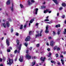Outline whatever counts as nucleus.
<instances>
[{"label":"nucleus","mask_w":66,"mask_h":66,"mask_svg":"<svg viewBox=\"0 0 66 66\" xmlns=\"http://www.w3.org/2000/svg\"><path fill=\"white\" fill-rule=\"evenodd\" d=\"M11 59H10L9 60V62L7 61V65H12V64H13V59H11Z\"/></svg>","instance_id":"nucleus-1"},{"label":"nucleus","mask_w":66,"mask_h":66,"mask_svg":"<svg viewBox=\"0 0 66 66\" xmlns=\"http://www.w3.org/2000/svg\"><path fill=\"white\" fill-rule=\"evenodd\" d=\"M43 30L42 29L41 31H40V34H38L37 35H36L35 38H37V37H39V36H42V33L43 32Z\"/></svg>","instance_id":"nucleus-2"},{"label":"nucleus","mask_w":66,"mask_h":66,"mask_svg":"<svg viewBox=\"0 0 66 66\" xmlns=\"http://www.w3.org/2000/svg\"><path fill=\"white\" fill-rule=\"evenodd\" d=\"M26 57L29 60H30L31 59V56L29 55L28 54H27L26 55Z\"/></svg>","instance_id":"nucleus-3"},{"label":"nucleus","mask_w":66,"mask_h":66,"mask_svg":"<svg viewBox=\"0 0 66 66\" xmlns=\"http://www.w3.org/2000/svg\"><path fill=\"white\" fill-rule=\"evenodd\" d=\"M30 39H31V38L30 36H28L26 38L25 40L26 42H28V41H30Z\"/></svg>","instance_id":"nucleus-4"},{"label":"nucleus","mask_w":66,"mask_h":66,"mask_svg":"<svg viewBox=\"0 0 66 66\" xmlns=\"http://www.w3.org/2000/svg\"><path fill=\"white\" fill-rule=\"evenodd\" d=\"M48 28H49V27L48 26H47L46 28L45 31V33H49V30H48Z\"/></svg>","instance_id":"nucleus-5"},{"label":"nucleus","mask_w":66,"mask_h":66,"mask_svg":"<svg viewBox=\"0 0 66 66\" xmlns=\"http://www.w3.org/2000/svg\"><path fill=\"white\" fill-rule=\"evenodd\" d=\"M19 61L21 62H22L23 61V57L20 56L19 59Z\"/></svg>","instance_id":"nucleus-6"},{"label":"nucleus","mask_w":66,"mask_h":66,"mask_svg":"<svg viewBox=\"0 0 66 66\" xmlns=\"http://www.w3.org/2000/svg\"><path fill=\"white\" fill-rule=\"evenodd\" d=\"M6 45H7V46H10V42H9V40L7 39H6Z\"/></svg>","instance_id":"nucleus-7"},{"label":"nucleus","mask_w":66,"mask_h":66,"mask_svg":"<svg viewBox=\"0 0 66 66\" xmlns=\"http://www.w3.org/2000/svg\"><path fill=\"white\" fill-rule=\"evenodd\" d=\"M46 59V57H44L43 59V57H41L40 59V60L41 61H43V62H44L45 61V60Z\"/></svg>","instance_id":"nucleus-8"},{"label":"nucleus","mask_w":66,"mask_h":66,"mask_svg":"<svg viewBox=\"0 0 66 66\" xmlns=\"http://www.w3.org/2000/svg\"><path fill=\"white\" fill-rule=\"evenodd\" d=\"M54 42L53 41H52L51 42L50 45L51 46H52V47H53V46H54Z\"/></svg>","instance_id":"nucleus-9"},{"label":"nucleus","mask_w":66,"mask_h":66,"mask_svg":"<svg viewBox=\"0 0 66 66\" xmlns=\"http://www.w3.org/2000/svg\"><path fill=\"white\" fill-rule=\"evenodd\" d=\"M35 14L36 15H37V12L38 11V8H37L36 9H35Z\"/></svg>","instance_id":"nucleus-10"},{"label":"nucleus","mask_w":66,"mask_h":66,"mask_svg":"<svg viewBox=\"0 0 66 66\" xmlns=\"http://www.w3.org/2000/svg\"><path fill=\"white\" fill-rule=\"evenodd\" d=\"M6 24L7 27H10V23H9V21L6 22Z\"/></svg>","instance_id":"nucleus-11"},{"label":"nucleus","mask_w":66,"mask_h":66,"mask_svg":"<svg viewBox=\"0 0 66 66\" xmlns=\"http://www.w3.org/2000/svg\"><path fill=\"white\" fill-rule=\"evenodd\" d=\"M49 11V10L46 9V10L44 11V13H47Z\"/></svg>","instance_id":"nucleus-12"},{"label":"nucleus","mask_w":66,"mask_h":66,"mask_svg":"<svg viewBox=\"0 0 66 66\" xmlns=\"http://www.w3.org/2000/svg\"><path fill=\"white\" fill-rule=\"evenodd\" d=\"M13 6L14 5H13V4H12V6L10 7V8H11V11H14V9H13Z\"/></svg>","instance_id":"nucleus-13"},{"label":"nucleus","mask_w":66,"mask_h":66,"mask_svg":"<svg viewBox=\"0 0 66 66\" xmlns=\"http://www.w3.org/2000/svg\"><path fill=\"white\" fill-rule=\"evenodd\" d=\"M53 1H54V3H55L56 4H57L58 3H57V0H52Z\"/></svg>","instance_id":"nucleus-14"},{"label":"nucleus","mask_w":66,"mask_h":66,"mask_svg":"<svg viewBox=\"0 0 66 66\" xmlns=\"http://www.w3.org/2000/svg\"><path fill=\"white\" fill-rule=\"evenodd\" d=\"M10 3L11 2H10V1H7L6 3V4L7 5H9V4H10Z\"/></svg>","instance_id":"nucleus-15"},{"label":"nucleus","mask_w":66,"mask_h":66,"mask_svg":"<svg viewBox=\"0 0 66 66\" xmlns=\"http://www.w3.org/2000/svg\"><path fill=\"white\" fill-rule=\"evenodd\" d=\"M16 43L17 45H19V40L18 39L16 40Z\"/></svg>","instance_id":"nucleus-16"},{"label":"nucleus","mask_w":66,"mask_h":66,"mask_svg":"<svg viewBox=\"0 0 66 66\" xmlns=\"http://www.w3.org/2000/svg\"><path fill=\"white\" fill-rule=\"evenodd\" d=\"M62 6H64V7L66 6V3H63L62 4Z\"/></svg>","instance_id":"nucleus-17"},{"label":"nucleus","mask_w":66,"mask_h":66,"mask_svg":"<svg viewBox=\"0 0 66 66\" xmlns=\"http://www.w3.org/2000/svg\"><path fill=\"white\" fill-rule=\"evenodd\" d=\"M55 27L56 28H59V27H61V25L60 24H59L58 25H56L55 26Z\"/></svg>","instance_id":"nucleus-18"},{"label":"nucleus","mask_w":66,"mask_h":66,"mask_svg":"<svg viewBox=\"0 0 66 66\" xmlns=\"http://www.w3.org/2000/svg\"><path fill=\"white\" fill-rule=\"evenodd\" d=\"M21 45H22L21 44H20L19 46V50H20L21 49Z\"/></svg>","instance_id":"nucleus-19"},{"label":"nucleus","mask_w":66,"mask_h":66,"mask_svg":"<svg viewBox=\"0 0 66 66\" xmlns=\"http://www.w3.org/2000/svg\"><path fill=\"white\" fill-rule=\"evenodd\" d=\"M61 63L62 64L64 65V60L61 59Z\"/></svg>","instance_id":"nucleus-20"},{"label":"nucleus","mask_w":66,"mask_h":66,"mask_svg":"<svg viewBox=\"0 0 66 66\" xmlns=\"http://www.w3.org/2000/svg\"><path fill=\"white\" fill-rule=\"evenodd\" d=\"M57 46H56L54 47L53 50L54 51H55V50H56V49H57Z\"/></svg>","instance_id":"nucleus-21"},{"label":"nucleus","mask_w":66,"mask_h":66,"mask_svg":"<svg viewBox=\"0 0 66 66\" xmlns=\"http://www.w3.org/2000/svg\"><path fill=\"white\" fill-rule=\"evenodd\" d=\"M41 7L42 9H45L46 8V6H41Z\"/></svg>","instance_id":"nucleus-22"},{"label":"nucleus","mask_w":66,"mask_h":66,"mask_svg":"<svg viewBox=\"0 0 66 66\" xmlns=\"http://www.w3.org/2000/svg\"><path fill=\"white\" fill-rule=\"evenodd\" d=\"M51 62L52 63H54V64H55L56 63L54 61H53L52 60H51Z\"/></svg>","instance_id":"nucleus-23"},{"label":"nucleus","mask_w":66,"mask_h":66,"mask_svg":"<svg viewBox=\"0 0 66 66\" xmlns=\"http://www.w3.org/2000/svg\"><path fill=\"white\" fill-rule=\"evenodd\" d=\"M22 28H23V25L21 24L20 29V30H21V29H22Z\"/></svg>","instance_id":"nucleus-24"},{"label":"nucleus","mask_w":66,"mask_h":66,"mask_svg":"<svg viewBox=\"0 0 66 66\" xmlns=\"http://www.w3.org/2000/svg\"><path fill=\"white\" fill-rule=\"evenodd\" d=\"M28 5H30L31 4V3L30 2V1L28 0Z\"/></svg>","instance_id":"nucleus-25"},{"label":"nucleus","mask_w":66,"mask_h":66,"mask_svg":"<svg viewBox=\"0 0 66 66\" xmlns=\"http://www.w3.org/2000/svg\"><path fill=\"white\" fill-rule=\"evenodd\" d=\"M7 20H8L9 21H10V22H11V21H12V19H11L10 18H9L7 19Z\"/></svg>","instance_id":"nucleus-26"},{"label":"nucleus","mask_w":66,"mask_h":66,"mask_svg":"<svg viewBox=\"0 0 66 66\" xmlns=\"http://www.w3.org/2000/svg\"><path fill=\"white\" fill-rule=\"evenodd\" d=\"M59 30H60L59 29L58 30V31L57 32V34L58 35H59L60 34V32H61V30H60L59 31Z\"/></svg>","instance_id":"nucleus-27"},{"label":"nucleus","mask_w":66,"mask_h":66,"mask_svg":"<svg viewBox=\"0 0 66 66\" xmlns=\"http://www.w3.org/2000/svg\"><path fill=\"white\" fill-rule=\"evenodd\" d=\"M35 64H36V61H35L33 62H32V65H35Z\"/></svg>","instance_id":"nucleus-28"},{"label":"nucleus","mask_w":66,"mask_h":66,"mask_svg":"<svg viewBox=\"0 0 66 66\" xmlns=\"http://www.w3.org/2000/svg\"><path fill=\"white\" fill-rule=\"evenodd\" d=\"M2 24L3 26L4 27V28H6V25L5 24V23H2Z\"/></svg>","instance_id":"nucleus-29"},{"label":"nucleus","mask_w":66,"mask_h":66,"mask_svg":"<svg viewBox=\"0 0 66 66\" xmlns=\"http://www.w3.org/2000/svg\"><path fill=\"white\" fill-rule=\"evenodd\" d=\"M20 5L21 8H22L23 7V5L21 4Z\"/></svg>","instance_id":"nucleus-30"},{"label":"nucleus","mask_w":66,"mask_h":66,"mask_svg":"<svg viewBox=\"0 0 66 66\" xmlns=\"http://www.w3.org/2000/svg\"><path fill=\"white\" fill-rule=\"evenodd\" d=\"M56 50H57V51H59L60 50V48L59 47H57V49H56Z\"/></svg>","instance_id":"nucleus-31"},{"label":"nucleus","mask_w":66,"mask_h":66,"mask_svg":"<svg viewBox=\"0 0 66 66\" xmlns=\"http://www.w3.org/2000/svg\"><path fill=\"white\" fill-rule=\"evenodd\" d=\"M24 45L26 46V47H27L28 46V43H25L24 44Z\"/></svg>","instance_id":"nucleus-32"},{"label":"nucleus","mask_w":66,"mask_h":66,"mask_svg":"<svg viewBox=\"0 0 66 66\" xmlns=\"http://www.w3.org/2000/svg\"><path fill=\"white\" fill-rule=\"evenodd\" d=\"M7 51L8 52H11V50L10 49H8L7 50Z\"/></svg>","instance_id":"nucleus-33"},{"label":"nucleus","mask_w":66,"mask_h":66,"mask_svg":"<svg viewBox=\"0 0 66 66\" xmlns=\"http://www.w3.org/2000/svg\"><path fill=\"white\" fill-rule=\"evenodd\" d=\"M49 20L48 19H46L45 20V21H49Z\"/></svg>","instance_id":"nucleus-34"},{"label":"nucleus","mask_w":66,"mask_h":66,"mask_svg":"<svg viewBox=\"0 0 66 66\" xmlns=\"http://www.w3.org/2000/svg\"><path fill=\"white\" fill-rule=\"evenodd\" d=\"M36 46L37 47H39V44H37Z\"/></svg>","instance_id":"nucleus-35"},{"label":"nucleus","mask_w":66,"mask_h":66,"mask_svg":"<svg viewBox=\"0 0 66 66\" xmlns=\"http://www.w3.org/2000/svg\"><path fill=\"white\" fill-rule=\"evenodd\" d=\"M59 9L60 10H62L63 9V7H60V8H59Z\"/></svg>","instance_id":"nucleus-36"},{"label":"nucleus","mask_w":66,"mask_h":66,"mask_svg":"<svg viewBox=\"0 0 66 66\" xmlns=\"http://www.w3.org/2000/svg\"><path fill=\"white\" fill-rule=\"evenodd\" d=\"M31 34H32V31H30L29 32V35H31Z\"/></svg>","instance_id":"nucleus-37"},{"label":"nucleus","mask_w":66,"mask_h":66,"mask_svg":"<svg viewBox=\"0 0 66 66\" xmlns=\"http://www.w3.org/2000/svg\"><path fill=\"white\" fill-rule=\"evenodd\" d=\"M15 35H16V36H19V34H18L17 32H16V34H15Z\"/></svg>","instance_id":"nucleus-38"},{"label":"nucleus","mask_w":66,"mask_h":66,"mask_svg":"<svg viewBox=\"0 0 66 66\" xmlns=\"http://www.w3.org/2000/svg\"><path fill=\"white\" fill-rule=\"evenodd\" d=\"M11 33H12L13 32V28H12L11 29Z\"/></svg>","instance_id":"nucleus-39"},{"label":"nucleus","mask_w":66,"mask_h":66,"mask_svg":"<svg viewBox=\"0 0 66 66\" xmlns=\"http://www.w3.org/2000/svg\"><path fill=\"white\" fill-rule=\"evenodd\" d=\"M53 33L54 34V35H56V33H55V32H54V31H53Z\"/></svg>","instance_id":"nucleus-40"},{"label":"nucleus","mask_w":66,"mask_h":66,"mask_svg":"<svg viewBox=\"0 0 66 66\" xmlns=\"http://www.w3.org/2000/svg\"><path fill=\"white\" fill-rule=\"evenodd\" d=\"M56 57H58V56H59V54H56Z\"/></svg>","instance_id":"nucleus-41"},{"label":"nucleus","mask_w":66,"mask_h":66,"mask_svg":"<svg viewBox=\"0 0 66 66\" xmlns=\"http://www.w3.org/2000/svg\"><path fill=\"white\" fill-rule=\"evenodd\" d=\"M14 53H16L17 52V50H16L15 51H14Z\"/></svg>","instance_id":"nucleus-42"},{"label":"nucleus","mask_w":66,"mask_h":66,"mask_svg":"<svg viewBox=\"0 0 66 66\" xmlns=\"http://www.w3.org/2000/svg\"><path fill=\"white\" fill-rule=\"evenodd\" d=\"M65 15H63L62 16V18H65Z\"/></svg>","instance_id":"nucleus-43"},{"label":"nucleus","mask_w":66,"mask_h":66,"mask_svg":"<svg viewBox=\"0 0 66 66\" xmlns=\"http://www.w3.org/2000/svg\"><path fill=\"white\" fill-rule=\"evenodd\" d=\"M48 38L49 39H52V38H51V37H48Z\"/></svg>","instance_id":"nucleus-44"},{"label":"nucleus","mask_w":66,"mask_h":66,"mask_svg":"<svg viewBox=\"0 0 66 66\" xmlns=\"http://www.w3.org/2000/svg\"><path fill=\"white\" fill-rule=\"evenodd\" d=\"M27 27V24H26L25 25H24V28H26Z\"/></svg>","instance_id":"nucleus-45"},{"label":"nucleus","mask_w":66,"mask_h":66,"mask_svg":"<svg viewBox=\"0 0 66 66\" xmlns=\"http://www.w3.org/2000/svg\"><path fill=\"white\" fill-rule=\"evenodd\" d=\"M47 50L48 51H50V48H48Z\"/></svg>","instance_id":"nucleus-46"},{"label":"nucleus","mask_w":66,"mask_h":66,"mask_svg":"<svg viewBox=\"0 0 66 66\" xmlns=\"http://www.w3.org/2000/svg\"><path fill=\"white\" fill-rule=\"evenodd\" d=\"M17 57H16L15 59V61H17Z\"/></svg>","instance_id":"nucleus-47"},{"label":"nucleus","mask_w":66,"mask_h":66,"mask_svg":"<svg viewBox=\"0 0 66 66\" xmlns=\"http://www.w3.org/2000/svg\"><path fill=\"white\" fill-rule=\"evenodd\" d=\"M28 52H29V50H26V53H28Z\"/></svg>","instance_id":"nucleus-48"},{"label":"nucleus","mask_w":66,"mask_h":66,"mask_svg":"<svg viewBox=\"0 0 66 66\" xmlns=\"http://www.w3.org/2000/svg\"><path fill=\"white\" fill-rule=\"evenodd\" d=\"M32 47H30V48H29V50H32Z\"/></svg>","instance_id":"nucleus-49"},{"label":"nucleus","mask_w":66,"mask_h":66,"mask_svg":"<svg viewBox=\"0 0 66 66\" xmlns=\"http://www.w3.org/2000/svg\"><path fill=\"white\" fill-rule=\"evenodd\" d=\"M29 23H33V22L31 20H30V21Z\"/></svg>","instance_id":"nucleus-50"},{"label":"nucleus","mask_w":66,"mask_h":66,"mask_svg":"<svg viewBox=\"0 0 66 66\" xmlns=\"http://www.w3.org/2000/svg\"><path fill=\"white\" fill-rule=\"evenodd\" d=\"M31 21L33 22L34 21V19H31Z\"/></svg>","instance_id":"nucleus-51"},{"label":"nucleus","mask_w":66,"mask_h":66,"mask_svg":"<svg viewBox=\"0 0 66 66\" xmlns=\"http://www.w3.org/2000/svg\"><path fill=\"white\" fill-rule=\"evenodd\" d=\"M48 12L49 14H50V13H51V11H48Z\"/></svg>","instance_id":"nucleus-52"},{"label":"nucleus","mask_w":66,"mask_h":66,"mask_svg":"<svg viewBox=\"0 0 66 66\" xmlns=\"http://www.w3.org/2000/svg\"><path fill=\"white\" fill-rule=\"evenodd\" d=\"M31 2H32L33 3H34V0H31Z\"/></svg>","instance_id":"nucleus-53"},{"label":"nucleus","mask_w":66,"mask_h":66,"mask_svg":"<svg viewBox=\"0 0 66 66\" xmlns=\"http://www.w3.org/2000/svg\"><path fill=\"white\" fill-rule=\"evenodd\" d=\"M17 52H18V53H19L20 52V51H19V50H18Z\"/></svg>","instance_id":"nucleus-54"},{"label":"nucleus","mask_w":66,"mask_h":66,"mask_svg":"<svg viewBox=\"0 0 66 66\" xmlns=\"http://www.w3.org/2000/svg\"><path fill=\"white\" fill-rule=\"evenodd\" d=\"M2 58H1L0 59V62H2Z\"/></svg>","instance_id":"nucleus-55"},{"label":"nucleus","mask_w":66,"mask_h":66,"mask_svg":"<svg viewBox=\"0 0 66 66\" xmlns=\"http://www.w3.org/2000/svg\"><path fill=\"white\" fill-rule=\"evenodd\" d=\"M60 57L63 59V55H62L60 56Z\"/></svg>","instance_id":"nucleus-56"},{"label":"nucleus","mask_w":66,"mask_h":66,"mask_svg":"<svg viewBox=\"0 0 66 66\" xmlns=\"http://www.w3.org/2000/svg\"><path fill=\"white\" fill-rule=\"evenodd\" d=\"M38 25V23H36V26H37Z\"/></svg>","instance_id":"nucleus-57"},{"label":"nucleus","mask_w":66,"mask_h":66,"mask_svg":"<svg viewBox=\"0 0 66 66\" xmlns=\"http://www.w3.org/2000/svg\"><path fill=\"white\" fill-rule=\"evenodd\" d=\"M57 16H59V12H58L57 14Z\"/></svg>","instance_id":"nucleus-58"},{"label":"nucleus","mask_w":66,"mask_h":66,"mask_svg":"<svg viewBox=\"0 0 66 66\" xmlns=\"http://www.w3.org/2000/svg\"><path fill=\"white\" fill-rule=\"evenodd\" d=\"M51 53H49V55H50L51 56Z\"/></svg>","instance_id":"nucleus-59"},{"label":"nucleus","mask_w":66,"mask_h":66,"mask_svg":"<svg viewBox=\"0 0 66 66\" xmlns=\"http://www.w3.org/2000/svg\"><path fill=\"white\" fill-rule=\"evenodd\" d=\"M10 49H11V50H12V47H10Z\"/></svg>","instance_id":"nucleus-60"},{"label":"nucleus","mask_w":66,"mask_h":66,"mask_svg":"<svg viewBox=\"0 0 66 66\" xmlns=\"http://www.w3.org/2000/svg\"><path fill=\"white\" fill-rule=\"evenodd\" d=\"M48 18H49V16H48L46 17V19H48Z\"/></svg>","instance_id":"nucleus-61"},{"label":"nucleus","mask_w":66,"mask_h":66,"mask_svg":"<svg viewBox=\"0 0 66 66\" xmlns=\"http://www.w3.org/2000/svg\"><path fill=\"white\" fill-rule=\"evenodd\" d=\"M58 64L59 65H61V63H60L59 62L58 63Z\"/></svg>","instance_id":"nucleus-62"},{"label":"nucleus","mask_w":66,"mask_h":66,"mask_svg":"<svg viewBox=\"0 0 66 66\" xmlns=\"http://www.w3.org/2000/svg\"><path fill=\"white\" fill-rule=\"evenodd\" d=\"M39 32V31H36V32H37V33H38V34H39L38 33Z\"/></svg>","instance_id":"nucleus-63"},{"label":"nucleus","mask_w":66,"mask_h":66,"mask_svg":"<svg viewBox=\"0 0 66 66\" xmlns=\"http://www.w3.org/2000/svg\"><path fill=\"white\" fill-rule=\"evenodd\" d=\"M3 39H4V37H3L2 38L1 40H3Z\"/></svg>","instance_id":"nucleus-64"}]
</instances>
